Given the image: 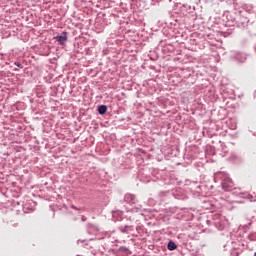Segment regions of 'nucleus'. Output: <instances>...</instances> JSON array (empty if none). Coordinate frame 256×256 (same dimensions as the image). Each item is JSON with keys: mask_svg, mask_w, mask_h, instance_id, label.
<instances>
[{"mask_svg": "<svg viewBox=\"0 0 256 256\" xmlns=\"http://www.w3.org/2000/svg\"><path fill=\"white\" fill-rule=\"evenodd\" d=\"M254 256H256V252L254 253Z\"/></svg>", "mask_w": 256, "mask_h": 256, "instance_id": "nucleus-10", "label": "nucleus"}, {"mask_svg": "<svg viewBox=\"0 0 256 256\" xmlns=\"http://www.w3.org/2000/svg\"><path fill=\"white\" fill-rule=\"evenodd\" d=\"M98 113H99V115H105L107 113V106L106 105H100L98 107Z\"/></svg>", "mask_w": 256, "mask_h": 256, "instance_id": "nucleus-4", "label": "nucleus"}, {"mask_svg": "<svg viewBox=\"0 0 256 256\" xmlns=\"http://www.w3.org/2000/svg\"><path fill=\"white\" fill-rule=\"evenodd\" d=\"M71 209H75V211H79V208H77L75 205H71Z\"/></svg>", "mask_w": 256, "mask_h": 256, "instance_id": "nucleus-8", "label": "nucleus"}, {"mask_svg": "<svg viewBox=\"0 0 256 256\" xmlns=\"http://www.w3.org/2000/svg\"><path fill=\"white\" fill-rule=\"evenodd\" d=\"M14 65H16V67H18L19 69H23V64L19 62H15Z\"/></svg>", "mask_w": 256, "mask_h": 256, "instance_id": "nucleus-7", "label": "nucleus"}, {"mask_svg": "<svg viewBox=\"0 0 256 256\" xmlns=\"http://www.w3.org/2000/svg\"><path fill=\"white\" fill-rule=\"evenodd\" d=\"M217 175H223L224 177L221 182L222 189L224 191H233V187H235L233 180L225 173H217Z\"/></svg>", "mask_w": 256, "mask_h": 256, "instance_id": "nucleus-1", "label": "nucleus"}, {"mask_svg": "<svg viewBox=\"0 0 256 256\" xmlns=\"http://www.w3.org/2000/svg\"><path fill=\"white\" fill-rule=\"evenodd\" d=\"M124 201L130 205L137 203V197L134 194L128 193L124 196Z\"/></svg>", "mask_w": 256, "mask_h": 256, "instance_id": "nucleus-2", "label": "nucleus"}, {"mask_svg": "<svg viewBox=\"0 0 256 256\" xmlns=\"http://www.w3.org/2000/svg\"><path fill=\"white\" fill-rule=\"evenodd\" d=\"M60 45H65L67 43V32H62L61 35H58L54 38Z\"/></svg>", "mask_w": 256, "mask_h": 256, "instance_id": "nucleus-3", "label": "nucleus"}, {"mask_svg": "<svg viewBox=\"0 0 256 256\" xmlns=\"http://www.w3.org/2000/svg\"><path fill=\"white\" fill-rule=\"evenodd\" d=\"M120 231H121V233H129V231H131V226H122V227H120Z\"/></svg>", "mask_w": 256, "mask_h": 256, "instance_id": "nucleus-6", "label": "nucleus"}, {"mask_svg": "<svg viewBox=\"0 0 256 256\" xmlns=\"http://www.w3.org/2000/svg\"><path fill=\"white\" fill-rule=\"evenodd\" d=\"M167 249L168 251H175V249H177V244H175V242L173 241H169L167 245Z\"/></svg>", "mask_w": 256, "mask_h": 256, "instance_id": "nucleus-5", "label": "nucleus"}, {"mask_svg": "<svg viewBox=\"0 0 256 256\" xmlns=\"http://www.w3.org/2000/svg\"><path fill=\"white\" fill-rule=\"evenodd\" d=\"M243 20H244V23H245V21L247 22V18H243Z\"/></svg>", "mask_w": 256, "mask_h": 256, "instance_id": "nucleus-9", "label": "nucleus"}]
</instances>
